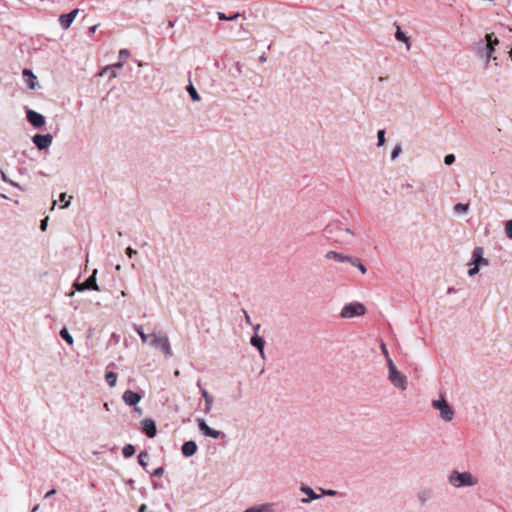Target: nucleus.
Returning <instances> with one entry per match:
<instances>
[{"label": "nucleus", "instance_id": "nucleus-21", "mask_svg": "<svg viewBox=\"0 0 512 512\" xmlns=\"http://www.w3.org/2000/svg\"><path fill=\"white\" fill-rule=\"evenodd\" d=\"M244 512H274V504L264 503L261 505L247 508Z\"/></svg>", "mask_w": 512, "mask_h": 512}, {"label": "nucleus", "instance_id": "nucleus-20", "mask_svg": "<svg viewBox=\"0 0 512 512\" xmlns=\"http://www.w3.org/2000/svg\"><path fill=\"white\" fill-rule=\"evenodd\" d=\"M250 344L253 347L257 348L260 355L264 357L265 340L262 337H260L259 335H253L250 340Z\"/></svg>", "mask_w": 512, "mask_h": 512}, {"label": "nucleus", "instance_id": "nucleus-54", "mask_svg": "<svg viewBox=\"0 0 512 512\" xmlns=\"http://www.w3.org/2000/svg\"><path fill=\"white\" fill-rule=\"evenodd\" d=\"M134 410L135 412H137L138 414H142V409L140 407H137V406H134Z\"/></svg>", "mask_w": 512, "mask_h": 512}, {"label": "nucleus", "instance_id": "nucleus-29", "mask_svg": "<svg viewBox=\"0 0 512 512\" xmlns=\"http://www.w3.org/2000/svg\"><path fill=\"white\" fill-rule=\"evenodd\" d=\"M123 456L130 458L135 454V447L132 444H126L122 449Z\"/></svg>", "mask_w": 512, "mask_h": 512}, {"label": "nucleus", "instance_id": "nucleus-39", "mask_svg": "<svg viewBox=\"0 0 512 512\" xmlns=\"http://www.w3.org/2000/svg\"><path fill=\"white\" fill-rule=\"evenodd\" d=\"M455 162V155L454 154H447L444 157V163L446 165H452Z\"/></svg>", "mask_w": 512, "mask_h": 512}, {"label": "nucleus", "instance_id": "nucleus-50", "mask_svg": "<svg viewBox=\"0 0 512 512\" xmlns=\"http://www.w3.org/2000/svg\"><path fill=\"white\" fill-rule=\"evenodd\" d=\"M260 327H261L260 324L253 326L254 335H258V331H259Z\"/></svg>", "mask_w": 512, "mask_h": 512}, {"label": "nucleus", "instance_id": "nucleus-14", "mask_svg": "<svg viewBox=\"0 0 512 512\" xmlns=\"http://www.w3.org/2000/svg\"><path fill=\"white\" fill-rule=\"evenodd\" d=\"M416 497L419 505L424 507L433 498V490L431 488H422L417 492Z\"/></svg>", "mask_w": 512, "mask_h": 512}, {"label": "nucleus", "instance_id": "nucleus-5", "mask_svg": "<svg viewBox=\"0 0 512 512\" xmlns=\"http://www.w3.org/2000/svg\"><path fill=\"white\" fill-rule=\"evenodd\" d=\"M366 312L365 306L360 302L345 304L341 309L340 316L345 319L362 316Z\"/></svg>", "mask_w": 512, "mask_h": 512}, {"label": "nucleus", "instance_id": "nucleus-53", "mask_svg": "<svg viewBox=\"0 0 512 512\" xmlns=\"http://www.w3.org/2000/svg\"><path fill=\"white\" fill-rule=\"evenodd\" d=\"M146 508H147L146 504H142V505L140 506V508H139V512H145V511H146Z\"/></svg>", "mask_w": 512, "mask_h": 512}, {"label": "nucleus", "instance_id": "nucleus-60", "mask_svg": "<svg viewBox=\"0 0 512 512\" xmlns=\"http://www.w3.org/2000/svg\"><path fill=\"white\" fill-rule=\"evenodd\" d=\"M453 291H454V289H453V288H449V289H448V292H449V293H453Z\"/></svg>", "mask_w": 512, "mask_h": 512}, {"label": "nucleus", "instance_id": "nucleus-58", "mask_svg": "<svg viewBox=\"0 0 512 512\" xmlns=\"http://www.w3.org/2000/svg\"><path fill=\"white\" fill-rule=\"evenodd\" d=\"M267 60L266 56L265 55H261L260 56V61L261 62H265Z\"/></svg>", "mask_w": 512, "mask_h": 512}, {"label": "nucleus", "instance_id": "nucleus-24", "mask_svg": "<svg viewBox=\"0 0 512 512\" xmlns=\"http://www.w3.org/2000/svg\"><path fill=\"white\" fill-rule=\"evenodd\" d=\"M395 38L398 41L404 42L406 44L407 50H409L411 48V42H410L409 37H407L405 35V33L401 30V28L399 26H397V30H396V33H395Z\"/></svg>", "mask_w": 512, "mask_h": 512}, {"label": "nucleus", "instance_id": "nucleus-37", "mask_svg": "<svg viewBox=\"0 0 512 512\" xmlns=\"http://www.w3.org/2000/svg\"><path fill=\"white\" fill-rule=\"evenodd\" d=\"M467 210H468V204L457 203V204L454 206V211H455L456 213L466 212Z\"/></svg>", "mask_w": 512, "mask_h": 512}, {"label": "nucleus", "instance_id": "nucleus-15", "mask_svg": "<svg viewBox=\"0 0 512 512\" xmlns=\"http://www.w3.org/2000/svg\"><path fill=\"white\" fill-rule=\"evenodd\" d=\"M78 13H79V9H74L67 14L60 15V17H59L60 26L65 30L68 29L71 26L74 19L76 18V16L78 15Z\"/></svg>", "mask_w": 512, "mask_h": 512}, {"label": "nucleus", "instance_id": "nucleus-31", "mask_svg": "<svg viewBox=\"0 0 512 512\" xmlns=\"http://www.w3.org/2000/svg\"><path fill=\"white\" fill-rule=\"evenodd\" d=\"M134 330L137 332L143 343H146L148 338H151L150 335L144 333V330L141 326L135 325Z\"/></svg>", "mask_w": 512, "mask_h": 512}, {"label": "nucleus", "instance_id": "nucleus-18", "mask_svg": "<svg viewBox=\"0 0 512 512\" xmlns=\"http://www.w3.org/2000/svg\"><path fill=\"white\" fill-rule=\"evenodd\" d=\"M197 451V444L195 441H186L181 447V452L185 457L193 456Z\"/></svg>", "mask_w": 512, "mask_h": 512}, {"label": "nucleus", "instance_id": "nucleus-51", "mask_svg": "<svg viewBox=\"0 0 512 512\" xmlns=\"http://www.w3.org/2000/svg\"><path fill=\"white\" fill-rule=\"evenodd\" d=\"M381 348H382V351H383V353H384L385 357L387 358V356H389V354H388V351H387V349H386L385 344H382V345H381Z\"/></svg>", "mask_w": 512, "mask_h": 512}, {"label": "nucleus", "instance_id": "nucleus-56", "mask_svg": "<svg viewBox=\"0 0 512 512\" xmlns=\"http://www.w3.org/2000/svg\"><path fill=\"white\" fill-rule=\"evenodd\" d=\"M65 198H66V193H61L60 194V200L61 201H65Z\"/></svg>", "mask_w": 512, "mask_h": 512}, {"label": "nucleus", "instance_id": "nucleus-43", "mask_svg": "<svg viewBox=\"0 0 512 512\" xmlns=\"http://www.w3.org/2000/svg\"><path fill=\"white\" fill-rule=\"evenodd\" d=\"M137 254V251L131 247H128L126 249V255L129 257V258H132L134 255Z\"/></svg>", "mask_w": 512, "mask_h": 512}, {"label": "nucleus", "instance_id": "nucleus-23", "mask_svg": "<svg viewBox=\"0 0 512 512\" xmlns=\"http://www.w3.org/2000/svg\"><path fill=\"white\" fill-rule=\"evenodd\" d=\"M124 63L123 61H120L115 63V64H112V65H108L106 66L101 72H100V76H103L104 74L107 73V71H111V75L110 77L111 78H115L117 75H116V72H115V69H121L123 67Z\"/></svg>", "mask_w": 512, "mask_h": 512}, {"label": "nucleus", "instance_id": "nucleus-42", "mask_svg": "<svg viewBox=\"0 0 512 512\" xmlns=\"http://www.w3.org/2000/svg\"><path fill=\"white\" fill-rule=\"evenodd\" d=\"M472 267L468 270V275L469 276H475L476 274H478L479 272V266H476V265H471Z\"/></svg>", "mask_w": 512, "mask_h": 512}, {"label": "nucleus", "instance_id": "nucleus-13", "mask_svg": "<svg viewBox=\"0 0 512 512\" xmlns=\"http://www.w3.org/2000/svg\"><path fill=\"white\" fill-rule=\"evenodd\" d=\"M141 426L147 437L153 438L156 436L157 428L154 420L145 418L141 421Z\"/></svg>", "mask_w": 512, "mask_h": 512}, {"label": "nucleus", "instance_id": "nucleus-47", "mask_svg": "<svg viewBox=\"0 0 512 512\" xmlns=\"http://www.w3.org/2000/svg\"><path fill=\"white\" fill-rule=\"evenodd\" d=\"M71 199H72V196H69V199L63 205H61L60 208H62V209L67 208L70 205Z\"/></svg>", "mask_w": 512, "mask_h": 512}, {"label": "nucleus", "instance_id": "nucleus-62", "mask_svg": "<svg viewBox=\"0 0 512 512\" xmlns=\"http://www.w3.org/2000/svg\"><path fill=\"white\" fill-rule=\"evenodd\" d=\"M174 374H175V376H178L179 375V371L176 370Z\"/></svg>", "mask_w": 512, "mask_h": 512}, {"label": "nucleus", "instance_id": "nucleus-59", "mask_svg": "<svg viewBox=\"0 0 512 512\" xmlns=\"http://www.w3.org/2000/svg\"><path fill=\"white\" fill-rule=\"evenodd\" d=\"M56 203H57V201H56V200H54V201H53V204H52V209L55 207Z\"/></svg>", "mask_w": 512, "mask_h": 512}, {"label": "nucleus", "instance_id": "nucleus-38", "mask_svg": "<svg viewBox=\"0 0 512 512\" xmlns=\"http://www.w3.org/2000/svg\"><path fill=\"white\" fill-rule=\"evenodd\" d=\"M505 233L509 239H512V220L507 221L505 225Z\"/></svg>", "mask_w": 512, "mask_h": 512}, {"label": "nucleus", "instance_id": "nucleus-41", "mask_svg": "<svg viewBox=\"0 0 512 512\" xmlns=\"http://www.w3.org/2000/svg\"><path fill=\"white\" fill-rule=\"evenodd\" d=\"M1 178H2V180H3L4 182L9 183V184H11V185H13V186H15V187H18V188H19V185H18V184H16V183H14V182H13V181H11L10 179H8V178H7V176H6V174H5L2 170H1Z\"/></svg>", "mask_w": 512, "mask_h": 512}, {"label": "nucleus", "instance_id": "nucleus-12", "mask_svg": "<svg viewBox=\"0 0 512 512\" xmlns=\"http://www.w3.org/2000/svg\"><path fill=\"white\" fill-rule=\"evenodd\" d=\"M26 117L30 124L35 128H40L45 124L44 116L34 110H27Z\"/></svg>", "mask_w": 512, "mask_h": 512}, {"label": "nucleus", "instance_id": "nucleus-25", "mask_svg": "<svg viewBox=\"0 0 512 512\" xmlns=\"http://www.w3.org/2000/svg\"><path fill=\"white\" fill-rule=\"evenodd\" d=\"M23 75L28 76V79H27L28 87L30 89H35L37 82H36V76L32 73V71L28 70V69H24Z\"/></svg>", "mask_w": 512, "mask_h": 512}, {"label": "nucleus", "instance_id": "nucleus-7", "mask_svg": "<svg viewBox=\"0 0 512 512\" xmlns=\"http://www.w3.org/2000/svg\"><path fill=\"white\" fill-rule=\"evenodd\" d=\"M97 269H94L92 275H90L84 282L75 283L74 287L77 291L82 292L85 290L100 291V288L96 282Z\"/></svg>", "mask_w": 512, "mask_h": 512}, {"label": "nucleus", "instance_id": "nucleus-36", "mask_svg": "<svg viewBox=\"0 0 512 512\" xmlns=\"http://www.w3.org/2000/svg\"><path fill=\"white\" fill-rule=\"evenodd\" d=\"M401 152H402V146H401V144H397L391 153V160L394 161L399 156V154Z\"/></svg>", "mask_w": 512, "mask_h": 512}, {"label": "nucleus", "instance_id": "nucleus-9", "mask_svg": "<svg viewBox=\"0 0 512 512\" xmlns=\"http://www.w3.org/2000/svg\"><path fill=\"white\" fill-rule=\"evenodd\" d=\"M197 425L199 430L208 437L219 439L221 437H224L225 434L219 430L212 429L210 426L207 425L204 419L197 418L196 419Z\"/></svg>", "mask_w": 512, "mask_h": 512}, {"label": "nucleus", "instance_id": "nucleus-46", "mask_svg": "<svg viewBox=\"0 0 512 512\" xmlns=\"http://www.w3.org/2000/svg\"><path fill=\"white\" fill-rule=\"evenodd\" d=\"M243 314H244V317H245L246 324L251 325L252 322H251V318H250V315L248 314V312L243 309Z\"/></svg>", "mask_w": 512, "mask_h": 512}, {"label": "nucleus", "instance_id": "nucleus-6", "mask_svg": "<svg viewBox=\"0 0 512 512\" xmlns=\"http://www.w3.org/2000/svg\"><path fill=\"white\" fill-rule=\"evenodd\" d=\"M432 406L440 411V416L444 421L450 422L453 420L454 410L444 398L433 400Z\"/></svg>", "mask_w": 512, "mask_h": 512}, {"label": "nucleus", "instance_id": "nucleus-8", "mask_svg": "<svg viewBox=\"0 0 512 512\" xmlns=\"http://www.w3.org/2000/svg\"><path fill=\"white\" fill-rule=\"evenodd\" d=\"M494 48L491 45H486L484 40H480L478 42V48H477V56L481 59L486 60V64H489L491 60H497L496 57L493 56Z\"/></svg>", "mask_w": 512, "mask_h": 512}, {"label": "nucleus", "instance_id": "nucleus-16", "mask_svg": "<svg viewBox=\"0 0 512 512\" xmlns=\"http://www.w3.org/2000/svg\"><path fill=\"white\" fill-rule=\"evenodd\" d=\"M141 398L142 396L139 393L132 390H126L122 395L123 401L128 406H136L137 403L140 402Z\"/></svg>", "mask_w": 512, "mask_h": 512}, {"label": "nucleus", "instance_id": "nucleus-45", "mask_svg": "<svg viewBox=\"0 0 512 512\" xmlns=\"http://www.w3.org/2000/svg\"><path fill=\"white\" fill-rule=\"evenodd\" d=\"M322 494L326 495V496H335L337 494V491L336 490H323L322 489Z\"/></svg>", "mask_w": 512, "mask_h": 512}, {"label": "nucleus", "instance_id": "nucleus-4", "mask_svg": "<svg viewBox=\"0 0 512 512\" xmlns=\"http://www.w3.org/2000/svg\"><path fill=\"white\" fill-rule=\"evenodd\" d=\"M449 483L456 488H460L463 486H474L477 484V480L469 472L460 473L452 471L449 476Z\"/></svg>", "mask_w": 512, "mask_h": 512}, {"label": "nucleus", "instance_id": "nucleus-19", "mask_svg": "<svg viewBox=\"0 0 512 512\" xmlns=\"http://www.w3.org/2000/svg\"><path fill=\"white\" fill-rule=\"evenodd\" d=\"M327 259L334 260L336 262H348L351 260V256L344 255L342 253L336 252V251H328L325 255Z\"/></svg>", "mask_w": 512, "mask_h": 512}, {"label": "nucleus", "instance_id": "nucleus-3", "mask_svg": "<svg viewBox=\"0 0 512 512\" xmlns=\"http://www.w3.org/2000/svg\"><path fill=\"white\" fill-rule=\"evenodd\" d=\"M151 336V341H150V345L155 347V348H159L165 356L167 357H172L173 356V352H172V349H171V346H170V342H169V338L168 336L166 335V333L164 332H153L150 334Z\"/></svg>", "mask_w": 512, "mask_h": 512}, {"label": "nucleus", "instance_id": "nucleus-2", "mask_svg": "<svg viewBox=\"0 0 512 512\" xmlns=\"http://www.w3.org/2000/svg\"><path fill=\"white\" fill-rule=\"evenodd\" d=\"M388 379L396 387L401 390L407 389V378L395 366L390 356H387Z\"/></svg>", "mask_w": 512, "mask_h": 512}, {"label": "nucleus", "instance_id": "nucleus-55", "mask_svg": "<svg viewBox=\"0 0 512 512\" xmlns=\"http://www.w3.org/2000/svg\"><path fill=\"white\" fill-rule=\"evenodd\" d=\"M97 27H98V25H94V26L90 27V29H89L90 32L94 33L96 31Z\"/></svg>", "mask_w": 512, "mask_h": 512}, {"label": "nucleus", "instance_id": "nucleus-57", "mask_svg": "<svg viewBox=\"0 0 512 512\" xmlns=\"http://www.w3.org/2000/svg\"><path fill=\"white\" fill-rule=\"evenodd\" d=\"M238 16H239L238 14H235V15H233V16H230V17H228V20H234V19H236Z\"/></svg>", "mask_w": 512, "mask_h": 512}, {"label": "nucleus", "instance_id": "nucleus-34", "mask_svg": "<svg viewBox=\"0 0 512 512\" xmlns=\"http://www.w3.org/2000/svg\"><path fill=\"white\" fill-rule=\"evenodd\" d=\"M377 140H378L377 145L379 147L384 145V143H385V130H383V129L378 130V132H377Z\"/></svg>", "mask_w": 512, "mask_h": 512}, {"label": "nucleus", "instance_id": "nucleus-22", "mask_svg": "<svg viewBox=\"0 0 512 512\" xmlns=\"http://www.w3.org/2000/svg\"><path fill=\"white\" fill-rule=\"evenodd\" d=\"M300 490L308 495V498H303L301 500L302 503H309L311 500H316L320 498V495L316 494L314 490L308 486H302Z\"/></svg>", "mask_w": 512, "mask_h": 512}, {"label": "nucleus", "instance_id": "nucleus-48", "mask_svg": "<svg viewBox=\"0 0 512 512\" xmlns=\"http://www.w3.org/2000/svg\"><path fill=\"white\" fill-rule=\"evenodd\" d=\"M218 18L220 20H228V17L222 12H218Z\"/></svg>", "mask_w": 512, "mask_h": 512}, {"label": "nucleus", "instance_id": "nucleus-30", "mask_svg": "<svg viewBox=\"0 0 512 512\" xmlns=\"http://www.w3.org/2000/svg\"><path fill=\"white\" fill-rule=\"evenodd\" d=\"M484 42L486 45H491L494 49L499 44V40L494 37V34H487Z\"/></svg>", "mask_w": 512, "mask_h": 512}, {"label": "nucleus", "instance_id": "nucleus-27", "mask_svg": "<svg viewBox=\"0 0 512 512\" xmlns=\"http://www.w3.org/2000/svg\"><path fill=\"white\" fill-rule=\"evenodd\" d=\"M105 380L109 387H114L117 382V374L113 371H108L105 374Z\"/></svg>", "mask_w": 512, "mask_h": 512}, {"label": "nucleus", "instance_id": "nucleus-28", "mask_svg": "<svg viewBox=\"0 0 512 512\" xmlns=\"http://www.w3.org/2000/svg\"><path fill=\"white\" fill-rule=\"evenodd\" d=\"M349 263L352 265V266H355L357 267L362 274H365L366 273V267L363 265V263L360 261L359 258H356V257H352L351 256V260L349 261Z\"/></svg>", "mask_w": 512, "mask_h": 512}, {"label": "nucleus", "instance_id": "nucleus-33", "mask_svg": "<svg viewBox=\"0 0 512 512\" xmlns=\"http://www.w3.org/2000/svg\"><path fill=\"white\" fill-rule=\"evenodd\" d=\"M60 336L69 344H73V337L66 328L60 330Z\"/></svg>", "mask_w": 512, "mask_h": 512}, {"label": "nucleus", "instance_id": "nucleus-10", "mask_svg": "<svg viewBox=\"0 0 512 512\" xmlns=\"http://www.w3.org/2000/svg\"><path fill=\"white\" fill-rule=\"evenodd\" d=\"M33 143L39 150L47 149L53 141V137L51 134H36L32 138Z\"/></svg>", "mask_w": 512, "mask_h": 512}, {"label": "nucleus", "instance_id": "nucleus-26", "mask_svg": "<svg viewBox=\"0 0 512 512\" xmlns=\"http://www.w3.org/2000/svg\"><path fill=\"white\" fill-rule=\"evenodd\" d=\"M148 460H149V453L147 451H141L138 454V463L145 470L148 466Z\"/></svg>", "mask_w": 512, "mask_h": 512}, {"label": "nucleus", "instance_id": "nucleus-61", "mask_svg": "<svg viewBox=\"0 0 512 512\" xmlns=\"http://www.w3.org/2000/svg\"><path fill=\"white\" fill-rule=\"evenodd\" d=\"M509 56L512 59V49L509 51Z\"/></svg>", "mask_w": 512, "mask_h": 512}, {"label": "nucleus", "instance_id": "nucleus-1", "mask_svg": "<svg viewBox=\"0 0 512 512\" xmlns=\"http://www.w3.org/2000/svg\"><path fill=\"white\" fill-rule=\"evenodd\" d=\"M323 235L327 239L340 245H349L354 238V233L352 230L348 227H345L340 221L329 223L323 229Z\"/></svg>", "mask_w": 512, "mask_h": 512}, {"label": "nucleus", "instance_id": "nucleus-35", "mask_svg": "<svg viewBox=\"0 0 512 512\" xmlns=\"http://www.w3.org/2000/svg\"><path fill=\"white\" fill-rule=\"evenodd\" d=\"M129 57H130V52H129V50H127V49H121V50L119 51V60H120V61H123V63H125V62L128 60V58H129Z\"/></svg>", "mask_w": 512, "mask_h": 512}, {"label": "nucleus", "instance_id": "nucleus-11", "mask_svg": "<svg viewBox=\"0 0 512 512\" xmlns=\"http://www.w3.org/2000/svg\"><path fill=\"white\" fill-rule=\"evenodd\" d=\"M484 255V249L483 247H476L473 250L471 261L469 265H476V266H488L489 261L488 259L483 257Z\"/></svg>", "mask_w": 512, "mask_h": 512}, {"label": "nucleus", "instance_id": "nucleus-52", "mask_svg": "<svg viewBox=\"0 0 512 512\" xmlns=\"http://www.w3.org/2000/svg\"><path fill=\"white\" fill-rule=\"evenodd\" d=\"M174 25H175V20H169L168 23H167V27L170 28V29L173 28Z\"/></svg>", "mask_w": 512, "mask_h": 512}, {"label": "nucleus", "instance_id": "nucleus-63", "mask_svg": "<svg viewBox=\"0 0 512 512\" xmlns=\"http://www.w3.org/2000/svg\"><path fill=\"white\" fill-rule=\"evenodd\" d=\"M104 407L108 410V404L107 403L104 404Z\"/></svg>", "mask_w": 512, "mask_h": 512}, {"label": "nucleus", "instance_id": "nucleus-44", "mask_svg": "<svg viewBox=\"0 0 512 512\" xmlns=\"http://www.w3.org/2000/svg\"><path fill=\"white\" fill-rule=\"evenodd\" d=\"M48 225V217L44 218L40 223V229L41 231H45L47 229Z\"/></svg>", "mask_w": 512, "mask_h": 512}, {"label": "nucleus", "instance_id": "nucleus-40", "mask_svg": "<svg viewBox=\"0 0 512 512\" xmlns=\"http://www.w3.org/2000/svg\"><path fill=\"white\" fill-rule=\"evenodd\" d=\"M164 473V467L160 466L158 468H156L152 473L151 475L154 476V477H160L162 476Z\"/></svg>", "mask_w": 512, "mask_h": 512}, {"label": "nucleus", "instance_id": "nucleus-32", "mask_svg": "<svg viewBox=\"0 0 512 512\" xmlns=\"http://www.w3.org/2000/svg\"><path fill=\"white\" fill-rule=\"evenodd\" d=\"M187 91L190 95V97L192 98L193 101H199L200 100V96L198 94V92L196 91V89L194 88L193 84L190 82L189 86L187 87Z\"/></svg>", "mask_w": 512, "mask_h": 512}, {"label": "nucleus", "instance_id": "nucleus-49", "mask_svg": "<svg viewBox=\"0 0 512 512\" xmlns=\"http://www.w3.org/2000/svg\"><path fill=\"white\" fill-rule=\"evenodd\" d=\"M55 493H56V490H55V489H52V490L48 491V492L45 494V498L51 497V496H53Z\"/></svg>", "mask_w": 512, "mask_h": 512}, {"label": "nucleus", "instance_id": "nucleus-17", "mask_svg": "<svg viewBox=\"0 0 512 512\" xmlns=\"http://www.w3.org/2000/svg\"><path fill=\"white\" fill-rule=\"evenodd\" d=\"M197 387L200 389L201 395L205 400V412L208 413L212 409L214 398L205 388L202 387L201 380L197 381Z\"/></svg>", "mask_w": 512, "mask_h": 512}]
</instances>
